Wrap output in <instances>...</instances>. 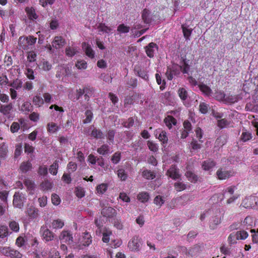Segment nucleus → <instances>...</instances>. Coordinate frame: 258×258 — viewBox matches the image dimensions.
Wrapping results in <instances>:
<instances>
[{
    "label": "nucleus",
    "mask_w": 258,
    "mask_h": 258,
    "mask_svg": "<svg viewBox=\"0 0 258 258\" xmlns=\"http://www.w3.org/2000/svg\"><path fill=\"white\" fill-rule=\"evenodd\" d=\"M142 245V241L141 238L137 236H134L129 241L127 246L133 251H139Z\"/></svg>",
    "instance_id": "f257e3e1"
},
{
    "label": "nucleus",
    "mask_w": 258,
    "mask_h": 258,
    "mask_svg": "<svg viewBox=\"0 0 258 258\" xmlns=\"http://www.w3.org/2000/svg\"><path fill=\"white\" fill-rule=\"evenodd\" d=\"M241 205L245 208H258V199L255 197L253 196L245 198L242 201Z\"/></svg>",
    "instance_id": "f03ea898"
},
{
    "label": "nucleus",
    "mask_w": 258,
    "mask_h": 258,
    "mask_svg": "<svg viewBox=\"0 0 258 258\" xmlns=\"http://www.w3.org/2000/svg\"><path fill=\"white\" fill-rule=\"evenodd\" d=\"M25 200L24 195L19 192H15L14 196L13 204L16 207L21 208L24 206Z\"/></svg>",
    "instance_id": "7ed1b4c3"
},
{
    "label": "nucleus",
    "mask_w": 258,
    "mask_h": 258,
    "mask_svg": "<svg viewBox=\"0 0 258 258\" xmlns=\"http://www.w3.org/2000/svg\"><path fill=\"white\" fill-rule=\"evenodd\" d=\"M167 175L174 180L179 179L180 177L179 169L175 165H172L167 171Z\"/></svg>",
    "instance_id": "20e7f679"
},
{
    "label": "nucleus",
    "mask_w": 258,
    "mask_h": 258,
    "mask_svg": "<svg viewBox=\"0 0 258 258\" xmlns=\"http://www.w3.org/2000/svg\"><path fill=\"white\" fill-rule=\"evenodd\" d=\"M101 213L103 217L107 218H112L117 214L116 210L111 207H104Z\"/></svg>",
    "instance_id": "39448f33"
},
{
    "label": "nucleus",
    "mask_w": 258,
    "mask_h": 258,
    "mask_svg": "<svg viewBox=\"0 0 258 258\" xmlns=\"http://www.w3.org/2000/svg\"><path fill=\"white\" fill-rule=\"evenodd\" d=\"M80 240L78 246L80 249H82V246H88L91 244L92 242L91 236L88 232H85L83 237Z\"/></svg>",
    "instance_id": "423d86ee"
},
{
    "label": "nucleus",
    "mask_w": 258,
    "mask_h": 258,
    "mask_svg": "<svg viewBox=\"0 0 258 258\" xmlns=\"http://www.w3.org/2000/svg\"><path fill=\"white\" fill-rule=\"evenodd\" d=\"M217 175L219 179L223 180L229 178L233 175L234 172L231 171H227L222 170V169H219L217 171Z\"/></svg>",
    "instance_id": "0eeeda50"
},
{
    "label": "nucleus",
    "mask_w": 258,
    "mask_h": 258,
    "mask_svg": "<svg viewBox=\"0 0 258 258\" xmlns=\"http://www.w3.org/2000/svg\"><path fill=\"white\" fill-rule=\"evenodd\" d=\"M66 44L65 40L61 36H55L52 42V45L56 49H60Z\"/></svg>",
    "instance_id": "6e6552de"
},
{
    "label": "nucleus",
    "mask_w": 258,
    "mask_h": 258,
    "mask_svg": "<svg viewBox=\"0 0 258 258\" xmlns=\"http://www.w3.org/2000/svg\"><path fill=\"white\" fill-rule=\"evenodd\" d=\"M145 48L147 55L150 57H153L155 51L158 49V46L156 43L151 42Z\"/></svg>",
    "instance_id": "1a4fd4ad"
},
{
    "label": "nucleus",
    "mask_w": 258,
    "mask_h": 258,
    "mask_svg": "<svg viewBox=\"0 0 258 258\" xmlns=\"http://www.w3.org/2000/svg\"><path fill=\"white\" fill-rule=\"evenodd\" d=\"M142 18L146 24H150L153 21L152 17L149 10L147 9L143 10L142 13Z\"/></svg>",
    "instance_id": "9d476101"
},
{
    "label": "nucleus",
    "mask_w": 258,
    "mask_h": 258,
    "mask_svg": "<svg viewBox=\"0 0 258 258\" xmlns=\"http://www.w3.org/2000/svg\"><path fill=\"white\" fill-rule=\"evenodd\" d=\"M82 48L86 55L91 58H93L94 57L95 52L89 44L86 42H83L82 43Z\"/></svg>",
    "instance_id": "9b49d317"
},
{
    "label": "nucleus",
    "mask_w": 258,
    "mask_h": 258,
    "mask_svg": "<svg viewBox=\"0 0 258 258\" xmlns=\"http://www.w3.org/2000/svg\"><path fill=\"white\" fill-rule=\"evenodd\" d=\"M59 239L63 240L68 244H71L73 242V237L70 233L67 231H63L61 233Z\"/></svg>",
    "instance_id": "f8f14e48"
},
{
    "label": "nucleus",
    "mask_w": 258,
    "mask_h": 258,
    "mask_svg": "<svg viewBox=\"0 0 258 258\" xmlns=\"http://www.w3.org/2000/svg\"><path fill=\"white\" fill-rule=\"evenodd\" d=\"M241 99L242 97L240 96V95L228 96L226 95L224 102L228 103H234Z\"/></svg>",
    "instance_id": "ddd939ff"
},
{
    "label": "nucleus",
    "mask_w": 258,
    "mask_h": 258,
    "mask_svg": "<svg viewBox=\"0 0 258 258\" xmlns=\"http://www.w3.org/2000/svg\"><path fill=\"white\" fill-rule=\"evenodd\" d=\"M185 175L191 182L196 183L199 180L198 175L191 171H187L185 173Z\"/></svg>",
    "instance_id": "4468645a"
},
{
    "label": "nucleus",
    "mask_w": 258,
    "mask_h": 258,
    "mask_svg": "<svg viewBox=\"0 0 258 258\" xmlns=\"http://www.w3.org/2000/svg\"><path fill=\"white\" fill-rule=\"evenodd\" d=\"M25 11L29 19L34 20L37 19L38 16L36 14L34 9H33L32 7H27L25 9Z\"/></svg>",
    "instance_id": "2eb2a0df"
},
{
    "label": "nucleus",
    "mask_w": 258,
    "mask_h": 258,
    "mask_svg": "<svg viewBox=\"0 0 258 258\" xmlns=\"http://www.w3.org/2000/svg\"><path fill=\"white\" fill-rule=\"evenodd\" d=\"M216 165L215 162L211 159H208L205 161L203 164L202 167L205 170H209L213 168Z\"/></svg>",
    "instance_id": "dca6fc26"
},
{
    "label": "nucleus",
    "mask_w": 258,
    "mask_h": 258,
    "mask_svg": "<svg viewBox=\"0 0 258 258\" xmlns=\"http://www.w3.org/2000/svg\"><path fill=\"white\" fill-rule=\"evenodd\" d=\"M42 236L46 241H49L53 240L54 238V234L49 229H44L42 233Z\"/></svg>",
    "instance_id": "f3484780"
},
{
    "label": "nucleus",
    "mask_w": 258,
    "mask_h": 258,
    "mask_svg": "<svg viewBox=\"0 0 258 258\" xmlns=\"http://www.w3.org/2000/svg\"><path fill=\"white\" fill-rule=\"evenodd\" d=\"M85 99L88 101L90 97L92 96L94 92V89L90 87H85L83 89Z\"/></svg>",
    "instance_id": "a211bd4d"
},
{
    "label": "nucleus",
    "mask_w": 258,
    "mask_h": 258,
    "mask_svg": "<svg viewBox=\"0 0 258 258\" xmlns=\"http://www.w3.org/2000/svg\"><path fill=\"white\" fill-rule=\"evenodd\" d=\"M13 108V105L12 103H9L6 105H2L0 106V112L4 115H8L10 113V111Z\"/></svg>",
    "instance_id": "6ab92c4d"
},
{
    "label": "nucleus",
    "mask_w": 258,
    "mask_h": 258,
    "mask_svg": "<svg viewBox=\"0 0 258 258\" xmlns=\"http://www.w3.org/2000/svg\"><path fill=\"white\" fill-rule=\"evenodd\" d=\"M8 152L7 146L4 143L0 144V158L5 159L7 156Z\"/></svg>",
    "instance_id": "aec40b11"
},
{
    "label": "nucleus",
    "mask_w": 258,
    "mask_h": 258,
    "mask_svg": "<svg viewBox=\"0 0 258 258\" xmlns=\"http://www.w3.org/2000/svg\"><path fill=\"white\" fill-rule=\"evenodd\" d=\"M32 168V164L29 161L23 162L21 163L20 169L23 173H26Z\"/></svg>",
    "instance_id": "412c9836"
},
{
    "label": "nucleus",
    "mask_w": 258,
    "mask_h": 258,
    "mask_svg": "<svg viewBox=\"0 0 258 258\" xmlns=\"http://www.w3.org/2000/svg\"><path fill=\"white\" fill-rule=\"evenodd\" d=\"M18 45L21 48L24 50L28 49V42H27L26 37L21 36L19 38Z\"/></svg>",
    "instance_id": "4be33fe9"
},
{
    "label": "nucleus",
    "mask_w": 258,
    "mask_h": 258,
    "mask_svg": "<svg viewBox=\"0 0 258 258\" xmlns=\"http://www.w3.org/2000/svg\"><path fill=\"white\" fill-rule=\"evenodd\" d=\"M164 121L169 128H171L172 124L175 125L176 123V120L171 116H168L164 119Z\"/></svg>",
    "instance_id": "5701e85b"
},
{
    "label": "nucleus",
    "mask_w": 258,
    "mask_h": 258,
    "mask_svg": "<svg viewBox=\"0 0 258 258\" xmlns=\"http://www.w3.org/2000/svg\"><path fill=\"white\" fill-rule=\"evenodd\" d=\"M174 186L177 191H181L185 189L187 184L182 181H177L174 183Z\"/></svg>",
    "instance_id": "b1692460"
},
{
    "label": "nucleus",
    "mask_w": 258,
    "mask_h": 258,
    "mask_svg": "<svg viewBox=\"0 0 258 258\" xmlns=\"http://www.w3.org/2000/svg\"><path fill=\"white\" fill-rule=\"evenodd\" d=\"M135 71L139 77L146 81L148 80V76L146 71L136 68L135 69Z\"/></svg>",
    "instance_id": "393cba45"
},
{
    "label": "nucleus",
    "mask_w": 258,
    "mask_h": 258,
    "mask_svg": "<svg viewBox=\"0 0 258 258\" xmlns=\"http://www.w3.org/2000/svg\"><path fill=\"white\" fill-rule=\"evenodd\" d=\"M181 28L184 37L186 40L189 39V37L190 36L192 32V29L188 28V26L185 25H182L181 26Z\"/></svg>",
    "instance_id": "a878e982"
},
{
    "label": "nucleus",
    "mask_w": 258,
    "mask_h": 258,
    "mask_svg": "<svg viewBox=\"0 0 258 258\" xmlns=\"http://www.w3.org/2000/svg\"><path fill=\"white\" fill-rule=\"evenodd\" d=\"M38 210L36 208L31 207L27 209V212L28 216L31 218H36L38 216Z\"/></svg>",
    "instance_id": "bb28decb"
},
{
    "label": "nucleus",
    "mask_w": 258,
    "mask_h": 258,
    "mask_svg": "<svg viewBox=\"0 0 258 258\" xmlns=\"http://www.w3.org/2000/svg\"><path fill=\"white\" fill-rule=\"evenodd\" d=\"M32 101L34 105L38 107H40L44 103V100L43 98L38 95L34 96Z\"/></svg>",
    "instance_id": "cd10ccee"
},
{
    "label": "nucleus",
    "mask_w": 258,
    "mask_h": 258,
    "mask_svg": "<svg viewBox=\"0 0 258 258\" xmlns=\"http://www.w3.org/2000/svg\"><path fill=\"white\" fill-rule=\"evenodd\" d=\"M97 28L99 29L100 31L106 33H109L112 30L110 27L106 26L104 23H102L99 24L97 26Z\"/></svg>",
    "instance_id": "c85d7f7f"
},
{
    "label": "nucleus",
    "mask_w": 258,
    "mask_h": 258,
    "mask_svg": "<svg viewBox=\"0 0 258 258\" xmlns=\"http://www.w3.org/2000/svg\"><path fill=\"white\" fill-rule=\"evenodd\" d=\"M130 28L129 26L121 24L118 25L117 31L120 33H126L130 31Z\"/></svg>",
    "instance_id": "c756f323"
},
{
    "label": "nucleus",
    "mask_w": 258,
    "mask_h": 258,
    "mask_svg": "<svg viewBox=\"0 0 258 258\" xmlns=\"http://www.w3.org/2000/svg\"><path fill=\"white\" fill-rule=\"evenodd\" d=\"M143 176L147 179H153L155 177V174L149 170H145L143 172Z\"/></svg>",
    "instance_id": "7c9ffc66"
},
{
    "label": "nucleus",
    "mask_w": 258,
    "mask_h": 258,
    "mask_svg": "<svg viewBox=\"0 0 258 258\" xmlns=\"http://www.w3.org/2000/svg\"><path fill=\"white\" fill-rule=\"evenodd\" d=\"M200 90L207 95H210L212 93V90L208 86L205 84L199 85Z\"/></svg>",
    "instance_id": "2f4dec72"
},
{
    "label": "nucleus",
    "mask_w": 258,
    "mask_h": 258,
    "mask_svg": "<svg viewBox=\"0 0 258 258\" xmlns=\"http://www.w3.org/2000/svg\"><path fill=\"white\" fill-rule=\"evenodd\" d=\"M109 151V147L106 145H103L97 149L98 153L103 155L108 154Z\"/></svg>",
    "instance_id": "473e14b6"
},
{
    "label": "nucleus",
    "mask_w": 258,
    "mask_h": 258,
    "mask_svg": "<svg viewBox=\"0 0 258 258\" xmlns=\"http://www.w3.org/2000/svg\"><path fill=\"white\" fill-rule=\"evenodd\" d=\"M64 225V223L61 220H54L52 222V227L54 229L61 228Z\"/></svg>",
    "instance_id": "72a5a7b5"
},
{
    "label": "nucleus",
    "mask_w": 258,
    "mask_h": 258,
    "mask_svg": "<svg viewBox=\"0 0 258 258\" xmlns=\"http://www.w3.org/2000/svg\"><path fill=\"white\" fill-rule=\"evenodd\" d=\"M78 51L76 48L68 47L66 48V54L69 57H72L75 55Z\"/></svg>",
    "instance_id": "f704fd0d"
},
{
    "label": "nucleus",
    "mask_w": 258,
    "mask_h": 258,
    "mask_svg": "<svg viewBox=\"0 0 258 258\" xmlns=\"http://www.w3.org/2000/svg\"><path fill=\"white\" fill-rule=\"evenodd\" d=\"M121 159V153L119 152H115L111 157V160L114 164H117Z\"/></svg>",
    "instance_id": "c9c22d12"
},
{
    "label": "nucleus",
    "mask_w": 258,
    "mask_h": 258,
    "mask_svg": "<svg viewBox=\"0 0 258 258\" xmlns=\"http://www.w3.org/2000/svg\"><path fill=\"white\" fill-rule=\"evenodd\" d=\"M251 134L249 132H242L241 137H240V141L245 142L251 139Z\"/></svg>",
    "instance_id": "e433bc0d"
},
{
    "label": "nucleus",
    "mask_w": 258,
    "mask_h": 258,
    "mask_svg": "<svg viewBox=\"0 0 258 258\" xmlns=\"http://www.w3.org/2000/svg\"><path fill=\"white\" fill-rule=\"evenodd\" d=\"M58 167V161L55 162L50 166L49 168L50 172L53 175H56L57 173V169Z\"/></svg>",
    "instance_id": "4c0bfd02"
},
{
    "label": "nucleus",
    "mask_w": 258,
    "mask_h": 258,
    "mask_svg": "<svg viewBox=\"0 0 258 258\" xmlns=\"http://www.w3.org/2000/svg\"><path fill=\"white\" fill-rule=\"evenodd\" d=\"M179 96L182 100L186 99L187 97V92L185 89L183 88H179L178 90Z\"/></svg>",
    "instance_id": "58836bf2"
},
{
    "label": "nucleus",
    "mask_w": 258,
    "mask_h": 258,
    "mask_svg": "<svg viewBox=\"0 0 258 258\" xmlns=\"http://www.w3.org/2000/svg\"><path fill=\"white\" fill-rule=\"evenodd\" d=\"M117 174L118 177L121 180H125L127 177V174L125 173V170L123 169H118L117 171Z\"/></svg>",
    "instance_id": "ea45409f"
},
{
    "label": "nucleus",
    "mask_w": 258,
    "mask_h": 258,
    "mask_svg": "<svg viewBox=\"0 0 258 258\" xmlns=\"http://www.w3.org/2000/svg\"><path fill=\"white\" fill-rule=\"evenodd\" d=\"M226 97V94L222 91H217L215 94V98L219 101L224 102Z\"/></svg>",
    "instance_id": "a19ab883"
},
{
    "label": "nucleus",
    "mask_w": 258,
    "mask_h": 258,
    "mask_svg": "<svg viewBox=\"0 0 258 258\" xmlns=\"http://www.w3.org/2000/svg\"><path fill=\"white\" fill-rule=\"evenodd\" d=\"M91 135L95 138L101 139L102 138L103 133L100 130L94 128L92 131Z\"/></svg>",
    "instance_id": "79ce46f5"
},
{
    "label": "nucleus",
    "mask_w": 258,
    "mask_h": 258,
    "mask_svg": "<svg viewBox=\"0 0 258 258\" xmlns=\"http://www.w3.org/2000/svg\"><path fill=\"white\" fill-rule=\"evenodd\" d=\"M10 86L18 90L22 87V82L20 80L16 79L10 84Z\"/></svg>",
    "instance_id": "37998d69"
},
{
    "label": "nucleus",
    "mask_w": 258,
    "mask_h": 258,
    "mask_svg": "<svg viewBox=\"0 0 258 258\" xmlns=\"http://www.w3.org/2000/svg\"><path fill=\"white\" fill-rule=\"evenodd\" d=\"M227 136L226 135L221 136L216 141V143L220 146H223L227 142Z\"/></svg>",
    "instance_id": "c03bdc74"
},
{
    "label": "nucleus",
    "mask_w": 258,
    "mask_h": 258,
    "mask_svg": "<svg viewBox=\"0 0 258 258\" xmlns=\"http://www.w3.org/2000/svg\"><path fill=\"white\" fill-rule=\"evenodd\" d=\"M9 256L11 257L21 258L22 256V254L18 250L11 249Z\"/></svg>",
    "instance_id": "a18cd8bd"
},
{
    "label": "nucleus",
    "mask_w": 258,
    "mask_h": 258,
    "mask_svg": "<svg viewBox=\"0 0 258 258\" xmlns=\"http://www.w3.org/2000/svg\"><path fill=\"white\" fill-rule=\"evenodd\" d=\"M221 223V219L217 217L213 218V220L210 224V227L212 229H215L217 226Z\"/></svg>",
    "instance_id": "49530a36"
},
{
    "label": "nucleus",
    "mask_w": 258,
    "mask_h": 258,
    "mask_svg": "<svg viewBox=\"0 0 258 258\" xmlns=\"http://www.w3.org/2000/svg\"><path fill=\"white\" fill-rule=\"evenodd\" d=\"M33 106L28 102H25L22 106V110L23 111L31 112Z\"/></svg>",
    "instance_id": "de8ad7c7"
},
{
    "label": "nucleus",
    "mask_w": 258,
    "mask_h": 258,
    "mask_svg": "<svg viewBox=\"0 0 258 258\" xmlns=\"http://www.w3.org/2000/svg\"><path fill=\"white\" fill-rule=\"evenodd\" d=\"M138 199L141 200L142 202H145L148 200L149 198V195L146 192H141L138 195Z\"/></svg>",
    "instance_id": "09e8293b"
},
{
    "label": "nucleus",
    "mask_w": 258,
    "mask_h": 258,
    "mask_svg": "<svg viewBox=\"0 0 258 258\" xmlns=\"http://www.w3.org/2000/svg\"><path fill=\"white\" fill-rule=\"evenodd\" d=\"M158 139L161 142H162V143H167L168 138L166 135V133L165 131L161 132L159 135Z\"/></svg>",
    "instance_id": "8fccbe9b"
},
{
    "label": "nucleus",
    "mask_w": 258,
    "mask_h": 258,
    "mask_svg": "<svg viewBox=\"0 0 258 258\" xmlns=\"http://www.w3.org/2000/svg\"><path fill=\"white\" fill-rule=\"evenodd\" d=\"M9 227L12 230L15 232H18L19 230V225L15 221H11L9 223Z\"/></svg>",
    "instance_id": "3c124183"
},
{
    "label": "nucleus",
    "mask_w": 258,
    "mask_h": 258,
    "mask_svg": "<svg viewBox=\"0 0 258 258\" xmlns=\"http://www.w3.org/2000/svg\"><path fill=\"white\" fill-rule=\"evenodd\" d=\"M8 235V228L6 226H0V238H4Z\"/></svg>",
    "instance_id": "603ef678"
},
{
    "label": "nucleus",
    "mask_w": 258,
    "mask_h": 258,
    "mask_svg": "<svg viewBox=\"0 0 258 258\" xmlns=\"http://www.w3.org/2000/svg\"><path fill=\"white\" fill-rule=\"evenodd\" d=\"M237 239H245L248 236V233L245 231H237Z\"/></svg>",
    "instance_id": "864d4df0"
},
{
    "label": "nucleus",
    "mask_w": 258,
    "mask_h": 258,
    "mask_svg": "<svg viewBox=\"0 0 258 258\" xmlns=\"http://www.w3.org/2000/svg\"><path fill=\"white\" fill-rule=\"evenodd\" d=\"M85 115L86 118L83 120V122L84 123H88L91 121L93 114L90 110H87L85 112Z\"/></svg>",
    "instance_id": "5fc2aeb1"
},
{
    "label": "nucleus",
    "mask_w": 258,
    "mask_h": 258,
    "mask_svg": "<svg viewBox=\"0 0 258 258\" xmlns=\"http://www.w3.org/2000/svg\"><path fill=\"white\" fill-rule=\"evenodd\" d=\"M48 130L49 132L55 133L57 131L58 127L55 123H49L47 124Z\"/></svg>",
    "instance_id": "6e6d98bb"
},
{
    "label": "nucleus",
    "mask_w": 258,
    "mask_h": 258,
    "mask_svg": "<svg viewBox=\"0 0 258 258\" xmlns=\"http://www.w3.org/2000/svg\"><path fill=\"white\" fill-rule=\"evenodd\" d=\"M76 66L79 69H86L87 67V63L85 60L78 61Z\"/></svg>",
    "instance_id": "4d7b16f0"
},
{
    "label": "nucleus",
    "mask_w": 258,
    "mask_h": 258,
    "mask_svg": "<svg viewBox=\"0 0 258 258\" xmlns=\"http://www.w3.org/2000/svg\"><path fill=\"white\" fill-rule=\"evenodd\" d=\"M149 149L154 152H157L158 150V146L156 144L151 141H148L147 143Z\"/></svg>",
    "instance_id": "13d9d810"
},
{
    "label": "nucleus",
    "mask_w": 258,
    "mask_h": 258,
    "mask_svg": "<svg viewBox=\"0 0 258 258\" xmlns=\"http://www.w3.org/2000/svg\"><path fill=\"white\" fill-rule=\"evenodd\" d=\"M154 203L156 205L161 207L164 203V201L160 196H157L155 198Z\"/></svg>",
    "instance_id": "bf43d9fd"
},
{
    "label": "nucleus",
    "mask_w": 258,
    "mask_h": 258,
    "mask_svg": "<svg viewBox=\"0 0 258 258\" xmlns=\"http://www.w3.org/2000/svg\"><path fill=\"white\" fill-rule=\"evenodd\" d=\"M42 188L44 190L50 189L52 187V183L48 180H45L41 184Z\"/></svg>",
    "instance_id": "052dcab7"
},
{
    "label": "nucleus",
    "mask_w": 258,
    "mask_h": 258,
    "mask_svg": "<svg viewBox=\"0 0 258 258\" xmlns=\"http://www.w3.org/2000/svg\"><path fill=\"white\" fill-rule=\"evenodd\" d=\"M107 186L106 184H101L97 186L96 190L99 194H103L107 189Z\"/></svg>",
    "instance_id": "680f3d73"
},
{
    "label": "nucleus",
    "mask_w": 258,
    "mask_h": 258,
    "mask_svg": "<svg viewBox=\"0 0 258 258\" xmlns=\"http://www.w3.org/2000/svg\"><path fill=\"white\" fill-rule=\"evenodd\" d=\"M229 124V122L226 119H221L218 121V126L222 128Z\"/></svg>",
    "instance_id": "e2e57ef3"
},
{
    "label": "nucleus",
    "mask_w": 258,
    "mask_h": 258,
    "mask_svg": "<svg viewBox=\"0 0 258 258\" xmlns=\"http://www.w3.org/2000/svg\"><path fill=\"white\" fill-rule=\"evenodd\" d=\"M41 66L42 69L45 71H49L51 69V64L47 61H43Z\"/></svg>",
    "instance_id": "0e129e2a"
},
{
    "label": "nucleus",
    "mask_w": 258,
    "mask_h": 258,
    "mask_svg": "<svg viewBox=\"0 0 258 258\" xmlns=\"http://www.w3.org/2000/svg\"><path fill=\"white\" fill-rule=\"evenodd\" d=\"M253 222V218L250 216H247L243 221V224L246 226H252Z\"/></svg>",
    "instance_id": "69168bd1"
},
{
    "label": "nucleus",
    "mask_w": 258,
    "mask_h": 258,
    "mask_svg": "<svg viewBox=\"0 0 258 258\" xmlns=\"http://www.w3.org/2000/svg\"><path fill=\"white\" fill-rule=\"evenodd\" d=\"M199 107L200 111L203 114L206 113L208 110V105L205 103H201L200 104Z\"/></svg>",
    "instance_id": "338daca9"
},
{
    "label": "nucleus",
    "mask_w": 258,
    "mask_h": 258,
    "mask_svg": "<svg viewBox=\"0 0 258 258\" xmlns=\"http://www.w3.org/2000/svg\"><path fill=\"white\" fill-rule=\"evenodd\" d=\"M134 120L133 118H129L127 121H124L122 124L125 127L130 128L134 125Z\"/></svg>",
    "instance_id": "774afa93"
}]
</instances>
